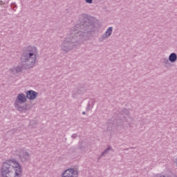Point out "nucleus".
Listing matches in <instances>:
<instances>
[{"label":"nucleus","instance_id":"nucleus-1","mask_svg":"<svg viewBox=\"0 0 177 177\" xmlns=\"http://www.w3.org/2000/svg\"><path fill=\"white\" fill-rule=\"evenodd\" d=\"M90 34L91 32L89 31L83 32L82 30H78V29H76L75 30H73L72 29L71 33L67 35L61 44L62 50L66 52V53H68V52L73 50L78 44H82L85 41H88Z\"/></svg>","mask_w":177,"mask_h":177},{"label":"nucleus","instance_id":"nucleus-2","mask_svg":"<svg viewBox=\"0 0 177 177\" xmlns=\"http://www.w3.org/2000/svg\"><path fill=\"white\" fill-rule=\"evenodd\" d=\"M37 53H38V49H37V47H28L27 49L22 53L21 57V63L22 66H15L16 72L17 73H21V71H23V68H26V70L34 68L37 62Z\"/></svg>","mask_w":177,"mask_h":177},{"label":"nucleus","instance_id":"nucleus-3","mask_svg":"<svg viewBox=\"0 0 177 177\" xmlns=\"http://www.w3.org/2000/svg\"><path fill=\"white\" fill-rule=\"evenodd\" d=\"M1 177H23L21 165L16 159H10L3 162Z\"/></svg>","mask_w":177,"mask_h":177},{"label":"nucleus","instance_id":"nucleus-4","mask_svg":"<svg viewBox=\"0 0 177 177\" xmlns=\"http://www.w3.org/2000/svg\"><path fill=\"white\" fill-rule=\"evenodd\" d=\"M26 102H27V95L23 93H19L15 101V108L17 109V110H21L23 109L21 104L26 103Z\"/></svg>","mask_w":177,"mask_h":177},{"label":"nucleus","instance_id":"nucleus-5","mask_svg":"<svg viewBox=\"0 0 177 177\" xmlns=\"http://www.w3.org/2000/svg\"><path fill=\"white\" fill-rule=\"evenodd\" d=\"M78 170L74 168H69L64 171L62 177H78Z\"/></svg>","mask_w":177,"mask_h":177},{"label":"nucleus","instance_id":"nucleus-6","mask_svg":"<svg viewBox=\"0 0 177 177\" xmlns=\"http://www.w3.org/2000/svg\"><path fill=\"white\" fill-rule=\"evenodd\" d=\"M18 156L22 162L28 161L31 157V155H30V153H28V152H27L26 150L19 151Z\"/></svg>","mask_w":177,"mask_h":177},{"label":"nucleus","instance_id":"nucleus-7","mask_svg":"<svg viewBox=\"0 0 177 177\" xmlns=\"http://www.w3.org/2000/svg\"><path fill=\"white\" fill-rule=\"evenodd\" d=\"M26 99H28V100H35L38 96V93L32 90L26 91Z\"/></svg>","mask_w":177,"mask_h":177},{"label":"nucleus","instance_id":"nucleus-8","mask_svg":"<svg viewBox=\"0 0 177 177\" xmlns=\"http://www.w3.org/2000/svg\"><path fill=\"white\" fill-rule=\"evenodd\" d=\"M110 151H113V149L109 146L102 153L101 156L99 157V160H100L102 157H106V154H109Z\"/></svg>","mask_w":177,"mask_h":177},{"label":"nucleus","instance_id":"nucleus-9","mask_svg":"<svg viewBox=\"0 0 177 177\" xmlns=\"http://www.w3.org/2000/svg\"><path fill=\"white\" fill-rule=\"evenodd\" d=\"M177 60V55L175 53H171L169 56V62L171 63H175Z\"/></svg>","mask_w":177,"mask_h":177},{"label":"nucleus","instance_id":"nucleus-10","mask_svg":"<svg viewBox=\"0 0 177 177\" xmlns=\"http://www.w3.org/2000/svg\"><path fill=\"white\" fill-rule=\"evenodd\" d=\"M104 34L106 35L108 38H110L111 34H113V27L110 26L109 28H108Z\"/></svg>","mask_w":177,"mask_h":177},{"label":"nucleus","instance_id":"nucleus-11","mask_svg":"<svg viewBox=\"0 0 177 177\" xmlns=\"http://www.w3.org/2000/svg\"><path fill=\"white\" fill-rule=\"evenodd\" d=\"M106 39H109V37L104 33L98 38L99 42H103Z\"/></svg>","mask_w":177,"mask_h":177},{"label":"nucleus","instance_id":"nucleus-12","mask_svg":"<svg viewBox=\"0 0 177 177\" xmlns=\"http://www.w3.org/2000/svg\"><path fill=\"white\" fill-rule=\"evenodd\" d=\"M93 106H95V101H90L87 105L86 110L89 111V110L93 108Z\"/></svg>","mask_w":177,"mask_h":177},{"label":"nucleus","instance_id":"nucleus-13","mask_svg":"<svg viewBox=\"0 0 177 177\" xmlns=\"http://www.w3.org/2000/svg\"><path fill=\"white\" fill-rule=\"evenodd\" d=\"M10 73H11V74H14V75H16V74H17V72L16 71V68L13 67L9 69Z\"/></svg>","mask_w":177,"mask_h":177},{"label":"nucleus","instance_id":"nucleus-14","mask_svg":"<svg viewBox=\"0 0 177 177\" xmlns=\"http://www.w3.org/2000/svg\"><path fill=\"white\" fill-rule=\"evenodd\" d=\"M162 62L164 64H168L169 63V59H168L167 58H163Z\"/></svg>","mask_w":177,"mask_h":177},{"label":"nucleus","instance_id":"nucleus-15","mask_svg":"<svg viewBox=\"0 0 177 177\" xmlns=\"http://www.w3.org/2000/svg\"><path fill=\"white\" fill-rule=\"evenodd\" d=\"M75 28H79V30H82V25L77 24Z\"/></svg>","mask_w":177,"mask_h":177},{"label":"nucleus","instance_id":"nucleus-16","mask_svg":"<svg viewBox=\"0 0 177 177\" xmlns=\"http://www.w3.org/2000/svg\"><path fill=\"white\" fill-rule=\"evenodd\" d=\"M153 177H177V176H167L156 175V176H155Z\"/></svg>","mask_w":177,"mask_h":177},{"label":"nucleus","instance_id":"nucleus-17","mask_svg":"<svg viewBox=\"0 0 177 177\" xmlns=\"http://www.w3.org/2000/svg\"><path fill=\"white\" fill-rule=\"evenodd\" d=\"M86 3L91 4L93 2V0H85Z\"/></svg>","mask_w":177,"mask_h":177},{"label":"nucleus","instance_id":"nucleus-18","mask_svg":"<svg viewBox=\"0 0 177 177\" xmlns=\"http://www.w3.org/2000/svg\"><path fill=\"white\" fill-rule=\"evenodd\" d=\"M71 138H73V139H76L77 138V134H73L71 136Z\"/></svg>","mask_w":177,"mask_h":177},{"label":"nucleus","instance_id":"nucleus-19","mask_svg":"<svg viewBox=\"0 0 177 177\" xmlns=\"http://www.w3.org/2000/svg\"><path fill=\"white\" fill-rule=\"evenodd\" d=\"M15 6V8H17V6L16 5V3H12V4H11V6Z\"/></svg>","mask_w":177,"mask_h":177},{"label":"nucleus","instance_id":"nucleus-20","mask_svg":"<svg viewBox=\"0 0 177 177\" xmlns=\"http://www.w3.org/2000/svg\"><path fill=\"white\" fill-rule=\"evenodd\" d=\"M174 164H176L177 167V158L174 160Z\"/></svg>","mask_w":177,"mask_h":177},{"label":"nucleus","instance_id":"nucleus-21","mask_svg":"<svg viewBox=\"0 0 177 177\" xmlns=\"http://www.w3.org/2000/svg\"><path fill=\"white\" fill-rule=\"evenodd\" d=\"M0 5H5V2H3L1 0L0 1Z\"/></svg>","mask_w":177,"mask_h":177},{"label":"nucleus","instance_id":"nucleus-22","mask_svg":"<svg viewBox=\"0 0 177 177\" xmlns=\"http://www.w3.org/2000/svg\"><path fill=\"white\" fill-rule=\"evenodd\" d=\"M83 151H88V150L91 151V149H82Z\"/></svg>","mask_w":177,"mask_h":177},{"label":"nucleus","instance_id":"nucleus-23","mask_svg":"<svg viewBox=\"0 0 177 177\" xmlns=\"http://www.w3.org/2000/svg\"><path fill=\"white\" fill-rule=\"evenodd\" d=\"M82 114L83 115H85V114H86L85 111H83V112L82 113Z\"/></svg>","mask_w":177,"mask_h":177}]
</instances>
